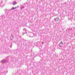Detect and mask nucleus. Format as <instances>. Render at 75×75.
<instances>
[{
  "label": "nucleus",
  "instance_id": "1",
  "mask_svg": "<svg viewBox=\"0 0 75 75\" xmlns=\"http://www.w3.org/2000/svg\"><path fill=\"white\" fill-rule=\"evenodd\" d=\"M54 20L55 21H58V20H59V18L57 17L54 18Z\"/></svg>",
  "mask_w": 75,
  "mask_h": 75
},
{
  "label": "nucleus",
  "instance_id": "2",
  "mask_svg": "<svg viewBox=\"0 0 75 75\" xmlns=\"http://www.w3.org/2000/svg\"><path fill=\"white\" fill-rule=\"evenodd\" d=\"M63 42H61L60 44H59V46L60 47H62V45H63Z\"/></svg>",
  "mask_w": 75,
  "mask_h": 75
},
{
  "label": "nucleus",
  "instance_id": "3",
  "mask_svg": "<svg viewBox=\"0 0 75 75\" xmlns=\"http://www.w3.org/2000/svg\"><path fill=\"white\" fill-rule=\"evenodd\" d=\"M1 62H2V63H5V62H6V60L5 59H3L1 61Z\"/></svg>",
  "mask_w": 75,
  "mask_h": 75
},
{
  "label": "nucleus",
  "instance_id": "4",
  "mask_svg": "<svg viewBox=\"0 0 75 75\" xmlns=\"http://www.w3.org/2000/svg\"><path fill=\"white\" fill-rule=\"evenodd\" d=\"M10 38H11V40H13V38H14V37L13 36L11 35V36Z\"/></svg>",
  "mask_w": 75,
  "mask_h": 75
},
{
  "label": "nucleus",
  "instance_id": "5",
  "mask_svg": "<svg viewBox=\"0 0 75 75\" xmlns=\"http://www.w3.org/2000/svg\"><path fill=\"white\" fill-rule=\"evenodd\" d=\"M23 8H24V6H22L21 7V9L22 10Z\"/></svg>",
  "mask_w": 75,
  "mask_h": 75
},
{
  "label": "nucleus",
  "instance_id": "6",
  "mask_svg": "<svg viewBox=\"0 0 75 75\" xmlns=\"http://www.w3.org/2000/svg\"><path fill=\"white\" fill-rule=\"evenodd\" d=\"M17 4V3H16V2H14L13 3V5H15V4Z\"/></svg>",
  "mask_w": 75,
  "mask_h": 75
},
{
  "label": "nucleus",
  "instance_id": "7",
  "mask_svg": "<svg viewBox=\"0 0 75 75\" xmlns=\"http://www.w3.org/2000/svg\"><path fill=\"white\" fill-rule=\"evenodd\" d=\"M16 7L13 8H11V9H10V10H14V9H16Z\"/></svg>",
  "mask_w": 75,
  "mask_h": 75
},
{
  "label": "nucleus",
  "instance_id": "8",
  "mask_svg": "<svg viewBox=\"0 0 75 75\" xmlns=\"http://www.w3.org/2000/svg\"><path fill=\"white\" fill-rule=\"evenodd\" d=\"M23 31H25V32H26V29L25 28L23 29Z\"/></svg>",
  "mask_w": 75,
  "mask_h": 75
},
{
  "label": "nucleus",
  "instance_id": "9",
  "mask_svg": "<svg viewBox=\"0 0 75 75\" xmlns=\"http://www.w3.org/2000/svg\"><path fill=\"white\" fill-rule=\"evenodd\" d=\"M25 34V33H24L22 34V35H24Z\"/></svg>",
  "mask_w": 75,
  "mask_h": 75
},
{
  "label": "nucleus",
  "instance_id": "10",
  "mask_svg": "<svg viewBox=\"0 0 75 75\" xmlns=\"http://www.w3.org/2000/svg\"><path fill=\"white\" fill-rule=\"evenodd\" d=\"M1 17H4V16H3V15H2V16Z\"/></svg>",
  "mask_w": 75,
  "mask_h": 75
},
{
  "label": "nucleus",
  "instance_id": "11",
  "mask_svg": "<svg viewBox=\"0 0 75 75\" xmlns=\"http://www.w3.org/2000/svg\"><path fill=\"white\" fill-rule=\"evenodd\" d=\"M10 47H11V46Z\"/></svg>",
  "mask_w": 75,
  "mask_h": 75
},
{
  "label": "nucleus",
  "instance_id": "12",
  "mask_svg": "<svg viewBox=\"0 0 75 75\" xmlns=\"http://www.w3.org/2000/svg\"><path fill=\"white\" fill-rule=\"evenodd\" d=\"M42 43H44V42H42Z\"/></svg>",
  "mask_w": 75,
  "mask_h": 75
},
{
  "label": "nucleus",
  "instance_id": "13",
  "mask_svg": "<svg viewBox=\"0 0 75 75\" xmlns=\"http://www.w3.org/2000/svg\"><path fill=\"white\" fill-rule=\"evenodd\" d=\"M6 10H7V9H6Z\"/></svg>",
  "mask_w": 75,
  "mask_h": 75
},
{
  "label": "nucleus",
  "instance_id": "14",
  "mask_svg": "<svg viewBox=\"0 0 75 75\" xmlns=\"http://www.w3.org/2000/svg\"><path fill=\"white\" fill-rule=\"evenodd\" d=\"M29 32V33H30V32Z\"/></svg>",
  "mask_w": 75,
  "mask_h": 75
}]
</instances>
